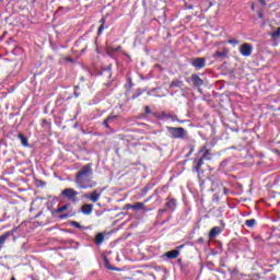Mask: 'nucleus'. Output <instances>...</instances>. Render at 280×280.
Instances as JSON below:
<instances>
[{
    "mask_svg": "<svg viewBox=\"0 0 280 280\" xmlns=\"http://www.w3.org/2000/svg\"><path fill=\"white\" fill-rule=\"evenodd\" d=\"M67 61H68V62H73V59L68 58Z\"/></svg>",
    "mask_w": 280,
    "mask_h": 280,
    "instance_id": "nucleus-39",
    "label": "nucleus"
},
{
    "mask_svg": "<svg viewBox=\"0 0 280 280\" xmlns=\"http://www.w3.org/2000/svg\"><path fill=\"white\" fill-rule=\"evenodd\" d=\"M70 224L74 226V229H82V225L78 221H71Z\"/></svg>",
    "mask_w": 280,
    "mask_h": 280,
    "instance_id": "nucleus-26",
    "label": "nucleus"
},
{
    "mask_svg": "<svg viewBox=\"0 0 280 280\" xmlns=\"http://www.w3.org/2000/svg\"><path fill=\"white\" fill-rule=\"evenodd\" d=\"M199 180H201V179L199 178ZM209 184H211V180H209V177L201 180L200 184H199V187H200L201 191H205V190L209 189Z\"/></svg>",
    "mask_w": 280,
    "mask_h": 280,
    "instance_id": "nucleus-19",
    "label": "nucleus"
},
{
    "mask_svg": "<svg viewBox=\"0 0 280 280\" xmlns=\"http://www.w3.org/2000/svg\"><path fill=\"white\" fill-rule=\"evenodd\" d=\"M166 211H167V208L160 209V210H159V213H165Z\"/></svg>",
    "mask_w": 280,
    "mask_h": 280,
    "instance_id": "nucleus-36",
    "label": "nucleus"
},
{
    "mask_svg": "<svg viewBox=\"0 0 280 280\" xmlns=\"http://www.w3.org/2000/svg\"><path fill=\"white\" fill-rule=\"evenodd\" d=\"M143 95V92L139 91L132 94L131 100H137V97H141Z\"/></svg>",
    "mask_w": 280,
    "mask_h": 280,
    "instance_id": "nucleus-28",
    "label": "nucleus"
},
{
    "mask_svg": "<svg viewBox=\"0 0 280 280\" xmlns=\"http://www.w3.org/2000/svg\"><path fill=\"white\" fill-rule=\"evenodd\" d=\"M178 248H185V245H180V246H178Z\"/></svg>",
    "mask_w": 280,
    "mask_h": 280,
    "instance_id": "nucleus-41",
    "label": "nucleus"
},
{
    "mask_svg": "<svg viewBox=\"0 0 280 280\" xmlns=\"http://www.w3.org/2000/svg\"><path fill=\"white\" fill-rule=\"evenodd\" d=\"M81 213H83V215H91V213H93V205L84 203L81 206Z\"/></svg>",
    "mask_w": 280,
    "mask_h": 280,
    "instance_id": "nucleus-15",
    "label": "nucleus"
},
{
    "mask_svg": "<svg viewBox=\"0 0 280 280\" xmlns=\"http://www.w3.org/2000/svg\"><path fill=\"white\" fill-rule=\"evenodd\" d=\"M213 58H218L219 60H224L229 58V50L224 48L222 51L217 50L215 54L213 55Z\"/></svg>",
    "mask_w": 280,
    "mask_h": 280,
    "instance_id": "nucleus-14",
    "label": "nucleus"
},
{
    "mask_svg": "<svg viewBox=\"0 0 280 280\" xmlns=\"http://www.w3.org/2000/svg\"><path fill=\"white\" fill-rule=\"evenodd\" d=\"M45 124H47V120H46V119L43 120V126H45Z\"/></svg>",
    "mask_w": 280,
    "mask_h": 280,
    "instance_id": "nucleus-40",
    "label": "nucleus"
},
{
    "mask_svg": "<svg viewBox=\"0 0 280 280\" xmlns=\"http://www.w3.org/2000/svg\"><path fill=\"white\" fill-rule=\"evenodd\" d=\"M144 112L147 115H150V113H152V109L150 108V106H145Z\"/></svg>",
    "mask_w": 280,
    "mask_h": 280,
    "instance_id": "nucleus-30",
    "label": "nucleus"
},
{
    "mask_svg": "<svg viewBox=\"0 0 280 280\" xmlns=\"http://www.w3.org/2000/svg\"><path fill=\"white\" fill-rule=\"evenodd\" d=\"M121 116L119 114H115V112H113L112 114L108 115V117L103 121V126L105 128H110V124H113V121H117V119H119Z\"/></svg>",
    "mask_w": 280,
    "mask_h": 280,
    "instance_id": "nucleus-8",
    "label": "nucleus"
},
{
    "mask_svg": "<svg viewBox=\"0 0 280 280\" xmlns=\"http://www.w3.org/2000/svg\"><path fill=\"white\" fill-rule=\"evenodd\" d=\"M166 130L171 139H185L187 137V130L183 127H166Z\"/></svg>",
    "mask_w": 280,
    "mask_h": 280,
    "instance_id": "nucleus-4",
    "label": "nucleus"
},
{
    "mask_svg": "<svg viewBox=\"0 0 280 280\" xmlns=\"http://www.w3.org/2000/svg\"><path fill=\"white\" fill-rule=\"evenodd\" d=\"M69 207H71L70 203H66L61 207H59L58 209L55 210V213H65V211H67V209H69Z\"/></svg>",
    "mask_w": 280,
    "mask_h": 280,
    "instance_id": "nucleus-24",
    "label": "nucleus"
},
{
    "mask_svg": "<svg viewBox=\"0 0 280 280\" xmlns=\"http://www.w3.org/2000/svg\"><path fill=\"white\" fill-rule=\"evenodd\" d=\"M258 19H264V12L262 11L258 12Z\"/></svg>",
    "mask_w": 280,
    "mask_h": 280,
    "instance_id": "nucleus-35",
    "label": "nucleus"
},
{
    "mask_svg": "<svg viewBox=\"0 0 280 280\" xmlns=\"http://www.w3.org/2000/svg\"><path fill=\"white\" fill-rule=\"evenodd\" d=\"M105 237L106 236L104 235V233L96 234V236L94 238V243L96 244V246H102V244H104Z\"/></svg>",
    "mask_w": 280,
    "mask_h": 280,
    "instance_id": "nucleus-18",
    "label": "nucleus"
},
{
    "mask_svg": "<svg viewBox=\"0 0 280 280\" xmlns=\"http://www.w3.org/2000/svg\"><path fill=\"white\" fill-rule=\"evenodd\" d=\"M220 233H222V228L214 226L210 230L208 237H209V240H215V237H218V235H220Z\"/></svg>",
    "mask_w": 280,
    "mask_h": 280,
    "instance_id": "nucleus-13",
    "label": "nucleus"
},
{
    "mask_svg": "<svg viewBox=\"0 0 280 280\" xmlns=\"http://www.w3.org/2000/svg\"><path fill=\"white\" fill-rule=\"evenodd\" d=\"M183 86V81L175 79L171 82V89H180Z\"/></svg>",
    "mask_w": 280,
    "mask_h": 280,
    "instance_id": "nucleus-23",
    "label": "nucleus"
},
{
    "mask_svg": "<svg viewBox=\"0 0 280 280\" xmlns=\"http://www.w3.org/2000/svg\"><path fill=\"white\" fill-rule=\"evenodd\" d=\"M228 43L229 45H233V47H237V45H240V40L237 39H229Z\"/></svg>",
    "mask_w": 280,
    "mask_h": 280,
    "instance_id": "nucleus-25",
    "label": "nucleus"
},
{
    "mask_svg": "<svg viewBox=\"0 0 280 280\" xmlns=\"http://www.w3.org/2000/svg\"><path fill=\"white\" fill-rule=\"evenodd\" d=\"M198 154H201V156L199 159H195L192 164V172H196V174H200V172H202L205 161H211V159H213V153H211V149H209V142H206L200 147Z\"/></svg>",
    "mask_w": 280,
    "mask_h": 280,
    "instance_id": "nucleus-2",
    "label": "nucleus"
},
{
    "mask_svg": "<svg viewBox=\"0 0 280 280\" xmlns=\"http://www.w3.org/2000/svg\"><path fill=\"white\" fill-rule=\"evenodd\" d=\"M159 119H162V120L172 119L173 121H180L176 115H172L166 112H161L159 114Z\"/></svg>",
    "mask_w": 280,
    "mask_h": 280,
    "instance_id": "nucleus-12",
    "label": "nucleus"
},
{
    "mask_svg": "<svg viewBox=\"0 0 280 280\" xmlns=\"http://www.w3.org/2000/svg\"><path fill=\"white\" fill-rule=\"evenodd\" d=\"M167 202L165 203L166 209H176V205H178V201H176L175 198H171L170 196L166 198Z\"/></svg>",
    "mask_w": 280,
    "mask_h": 280,
    "instance_id": "nucleus-17",
    "label": "nucleus"
},
{
    "mask_svg": "<svg viewBox=\"0 0 280 280\" xmlns=\"http://www.w3.org/2000/svg\"><path fill=\"white\" fill-rule=\"evenodd\" d=\"M190 80L192 82V86H196V89H200V86H205V81L200 75L192 73L190 77Z\"/></svg>",
    "mask_w": 280,
    "mask_h": 280,
    "instance_id": "nucleus-9",
    "label": "nucleus"
},
{
    "mask_svg": "<svg viewBox=\"0 0 280 280\" xmlns=\"http://www.w3.org/2000/svg\"><path fill=\"white\" fill-rule=\"evenodd\" d=\"M190 65L194 67L197 71H200V69H205L207 67V58L205 57H195L190 59Z\"/></svg>",
    "mask_w": 280,
    "mask_h": 280,
    "instance_id": "nucleus-6",
    "label": "nucleus"
},
{
    "mask_svg": "<svg viewBox=\"0 0 280 280\" xmlns=\"http://www.w3.org/2000/svg\"><path fill=\"white\" fill-rule=\"evenodd\" d=\"M197 243H198V244H205V237H199V238L197 240Z\"/></svg>",
    "mask_w": 280,
    "mask_h": 280,
    "instance_id": "nucleus-32",
    "label": "nucleus"
},
{
    "mask_svg": "<svg viewBox=\"0 0 280 280\" xmlns=\"http://www.w3.org/2000/svg\"><path fill=\"white\" fill-rule=\"evenodd\" d=\"M261 5H266V0H259Z\"/></svg>",
    "mask_w": 280,
    "mask_h": 280,
    "instance_id": "nucleus-38",
    "label": "nucleus"
},
{
    "mask_svg": "<svg viewBox=\"0 0 280 280\" xmlns=\"http://www.w3.org/2000/svg\"><path fill=\"white\" fill-rule=\"evenodd\" d=\"M100 23H101V25H106V18H102V19L100 20Z\"/></svg>",
    "mask_w": 280,
    "mask_h": 280,
    "instance_id": "nucleus-33",
    "label": "nucleus"
},
{
    "mask_svg": "<svg viewBox=\"0 0 280 280\" xmlns=\"http://www.w3.org/2000/svg\"><path fill=\"white\" fill-rule=\"evenodd\" d=\"M100 198H102V190L98 191L97 189L93 190L88 196V199L90 202H97L100 200Z\"/></svg>",
    "mask_w": 280,
    "mask_h": 280,
    "instance_id": "nucleus-11",
    "label": "nucleus"
},
{
    "mask_svg": "<svg viewBox=\"0 0 280 280\" xmlns=\"http://www.w3.org/2000/svg\"><path fill=\"white\" fill-rule=\"evenodd\" d=\"M79 195L80 192H78L73 188H66L61 191V196H63V198H67V200H69V202H72L73 205H78Z\"/></svg>",
    "mask_w": 280,
    "mask_h": 280,
    "instance_id": "nucleus-5",
    "label": "nucleus"
},
{
    "mask_svg": "<svg viewBox=\"0 0 280 280\" xmlns=\"http://www.w3.org/2000/svg\"><path fill=\"white\" fill-rule=\"evenodd\" d=\"M191 8H194V7H189L190 10H191Z\"/></svg>",
    "mask_w": 280,
    "mask_h": 280,
    "instance_id": "nucleus-44",
    "label": "nucleus"
},
{
    "mask_svg": "<svg viewBox=\"0 0 280 280\" xmlns=\"http://www.w3.org/2000/svg\"><path fill=\"white\" fill-rule=\"evenodd\" d=\"M271 36H272V38L279 37L280 36V27H278L277 31L271 34Z\"/></svg>",
    "mask_w": 280,
    "mask_h": 280,
    "instance_id": "nucleus-29",
    "label": "nucleus"
},
{
    "mask_svg": "<svg viewBox=\"0 0 280 280\" xmlns=\"http://www.w3.org/2000/svg\"><path fill=\"white\" fill-rule=\"evenodd\" d=\"M59 218L60 220H67V218H69V214H61Z\"/></svg>",
    "mask_w": 280,
    "mask_h": 280,
    "instance_id": "nucleus-34",
    "label": "nucleus"
},
{
    "mask_svg": "<svg viewBox=\"0 0 280 280\" xmlns=\"http://www.w3.org/2000/svg\"><path fill=\"white\" fill-rule=\"evenodd\" d=\"M104 30H106V27L103 24H101L98 30H97V36H102Z\"/></svg>",
    "mask_w": 280,
    "mask_h": 280,
    "instance_id": "nucleus-27",
    "label": "nucleus"
},
{
    "mask_svg": "<svg viewBox=\"0 0 280 280\" xmlns=\"http://www.w3.org/2000/svg\"><path fill=\"white\" fill-rule=\"evenodd\" d=\"M12 235H14V231H8L0 236V250L3 248V244H5L8 237H12Z\"/></svg>",
    "mask_w": 280,
    "mask_h": 280,
    "instance_id": "nucleus-16",
    "label": "nucleus"
},
{
    "mask_svg": "<svg viewBox=\"0 0 280 280\" xmlns=\"http://www.w3.org/2000/svg\"><path fill=\"white\" fill-rule=\"evenodd\" d=\"M125 209H132L133 211H145V202H136L133 205L127 203Z\"/></svg>",
    "mask_w": 280,
    "mask_h": 280,
    "instance_id": "nucleus-10",
    "label": "nucleus"
},
{
    "mask_svg": "<svg viewBox=\"0 0 280 280\" xmlns=\"http://www.w3.org/2000/svg\"><path fill=\"white\" fill-rule=\"evenodd\" d=\"M209 180H210V190H212L214 192L213 195V202H220V198H222L223 196H229V192L231 190H229V188L224 187V184H222V180H220V178H218V176L215 175H211L209 176Z\"/></svg>",
    "mask_w": 280,
    "mask_h": 280,
    "instance_id": "nucleus-3",
    "label": "nucleus"
},
{
    "mask_svg": "<svg viewBox=\"0 0 280 280\" xmlns=\"http://www.w3.org/2000/svg\"><path fill=\"white\" fill-rule=\"evenodd\" d=\"M252 10H255V4L252 5Z\"/></svg>",
    "mask_w": 280,
    "mask_h": 280,
    "instance_id": "nucleus-42",
    "label": "nucleus"
},
{
    "mask_svg": "<svg viewBox=\"0 0 280 280\" xmlns=\"http://www.w3.org/2000/svg\"><path fill=\"white\" fill-rule=\"evenodd\" d=\"M18 138L20 139V141L24 148H27L30 145L27 137H25L23 133H19Z\"/></svg>",
    "mask_w": 280,
    "mask_h": 280,
    "instance_id": "nucleus-21",
    "label": "nucleus"
},
{
    "mask_svg": "<svg viewBox=\"0 0 280 280\" xmlns=\"http://www.w3.org/2000/svg\"><path fill=\"white\" fill-rule=\"evenodd\" d=\"M240 54L241 56H244L245 58H248V56H253V45L249 43H245L240 47Z\"/></svg>",
    "mask_w": 280,
    "mask_h": 280,
    "instance_id": "nucleus-7",
    "label": "nucleus"
},
{
    "mask_svg": "<svg viewBox=\"0 0 280 280\" xmlns=\"http://www.w3.org/2000/svg\"><path fill=\"white\" fill-rule=\"evenodd\" d=\"M245 226H247V229H253V228L257 226V220H255V219L246 220Z\"/></svg>",
    "mask_w": 280,
    "mask_h": 280,
    "instance_id": "nucleus-22",
    "label": "nucleus"
},
{
    "mask_svg": "<svg viewBox=\"0 0 280 280\" xmlns=\"http://www.w3.org/2000/svg\"><path fill=\"white\" fill-rule=\"evenodd\" d=\"M178 255H180V252H178L177 249H173L170 250L165 254V257H167L168 259H176L178 258Z\"/></svg>",
    "mask_w": 280,
    "mask_h": 280,
    "instance_id": "nucleus-20",
    "label": "nucleus"
},
{
    "mask_svg": "<svg viewBox=\"0 0 280 280\" xmlns=\"http://www.w3.org/2000/svg\"><path fill=\"white\" fill-rule=\"evenodd\" d=\"M11 280H16V278H15V277H12Z\"/></svg>",
    "mask_w": 280,
    "mask_h": 280,
    "instance_id": "nucleus-43",
    "label": "nucleus"
},
{
    "mask_svg": "<svg viewBox=\"0 0 280 280\" xmlns=\"http://www.w3.org/2000/svg\"><path fill=\"white\" fill-rule=\"evenodd\" d=\"M80 82H86V78L80 77Z\"/></svg>",
    "mask_w": 280,
    "mask_h": 280,
    "instance_id": "nucleus-37",
    "label": "nucleus"
},
{
    "mask_svg": "<svg viewBox=\"0 0 280 280\" xmlns=\"http://www.w3.org/2000/svg\"><path fill=\"white\" fill-rule=\"evenodd\" d=\"M74 183L78 189H93L97 182H93V164H86L75 174Z\"/></svg>",
    "mask_w": 280,
    "mask_h": 280,
    "instance_id": "nucleus-1",
    "label": "nucleus"
},
{
    "mask_svg": "<svg viewBox=\"0 0 280 280\" xmlns=\"http://www.w3.org/2000/svg\"><path fill=\"white\" fill-rule=\"evenodd\" d=\"M195 150L196 149L194 147H190V150H189L187 156H191L194 154Z\"/></svg>",
    "mask_w": 280,
    "mask_h": 280,
    "instance_id": "nucleus-31",
    "label": "nucleus"
}]
</instances>
